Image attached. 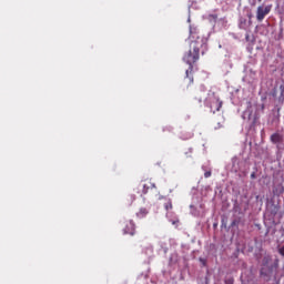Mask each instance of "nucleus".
<instances>
[{"mask_svg": "<svg viewBox=\"0 0 284 284\" xmlns=\"http://www.w3.org/2000/svg\"><path fill=\"white\" fill-rule=\"evenodd\" d=\"M196 39V40H194ZM190 50L183 57L184 63H187L189 69L185 71V79L189 80V85L194 83V63L199 61L201 57V48H203V40L191 33L190 38Z\"/></svg>", "mask_w": 284, "mask_h": 284, "instance_id": "nucleus-1", "label": "nucleus"}, {"mask_svg": "<svg viewBox=\"0 0 284 284\" xmlns=\"http://www.w3.org/2000/svg\"><path fill=\"white\" fill-rule=\"evenodd\" d=\"M270 12H272V6H260L257 7L256 10V20L261 23V21H263L265 19V17L267 14H270Z\"/></svg>", "mask_w": 284, "mask_h": 284, "instance_id": "nucleus-2", "label": "nucleus"}, {"mask_svg": "<svg viewBox=\"0 0 284 284\" xmlns=\"http://www.w3.org/2000/svg\"><path fill=\"white\" fill-rule=\"evenodd\" d=\"M221 108H223V102L219 98L213 97V99L210 102L211 112H213V114H216V112H219Z\"/></svg>", "mask_w": 284, "mask_h": 284, "instance_id": "nucleus-3", "label": "nucleus"}, {"mask_svg": "<svg viewBox=\"0 0 284 284\" xmlns=\"http://www.w3.org/2000/svg\"><path fill=\"white\" fill-rule=\"evenodd\" d=\"M135 232H136V225L134 224V222L133 221L126 222L123 229V233L130 234V236H134Z\"/></svg>", "mask_w": 284, "mask_h": 284, "instance_id": "nucleus-4", "label": "nucleus"}, {"mask_svg": "<svg viewBox=\"0 0 284 284\" xmlns=\"http://www.w3.org/2000/svg\"><path fill=\"white\" fill-rule=\"evenodd\" d=\"M142 194H148L150 190L156 189V184L152 183L151 181H146L142 184Z\"/></svg>", "mask_w": 284, "mask_h": 284, "instance_id": "nucleus-5", "label": "nucleus"}, {"mask_svg": "<svg viewBox=\"0 0 284 284\" xmlns=\"http://www.w3.org/2000/svg\"><path fill=\"white\" fill-rule=\"evenodd\" d=\"M148 214H150V211L145 207H142L136 213V216H138V219H145V216H148Z\"/></svg>", "mask_w": 284, "mask_h": 284, "instance_id": "nucleus-6", "label": "nucleus"}, {"mask_svg": "<svg viewBox=\"0 0 284 284\" xmlns=\"http://www.w3.org/2000/svg\"><path fill=\"white\" fill-rule=\"evenodd\" d=\"M271 141L273 143H278L281 141V135L278 133H274L273 135H271Z\"/></svg>", "mask_w": 284, "mask_h": 284, "instance_id": "nucleus-7", "label": "nucleus"}, {"mask_svg": "<svg viewBox=\"0 0 284 284\" xmlns=\"http://www.w3.org/2000/svg\"><path fill=\"white\" fill-rule=\"evenodd\" d=\"M164 209L166 212H170L172 210V200H168V202L164 204Z\"/></svg>", "mask_w": 284, "mask_h": 284, "instance_id": "nucleus-8", "label": "nucleus"}, {"mask_svg": "<svg viewBox=\"0 0 284 284\" xmlns=\"http://www.w3.org/2000/svg\"><path fill=\"white\" fill-rule=\"evenodd\" d=\"M221 128H223V124L217 122V124L214 126V130H221Z\"/></svg>", "mask_w": 284, "mask_h": 284, "instance_id": "nucleus-9", "label": "nucleus"}, {"mask_svg": "<svg viewBox=\"0 0 284 284\" xmlns=\"http://www.w3.org/2000/svg\"><path fill=\"white\" fill-rule=\"evenodd\" d=\"M210 176H212V172H211V171H206V172L204 173V178H205V179H210Z\"/></svg>", "mask_w": 284, "mask_h": 284, "instance_id": "nucleus-10", "label": "nucleus"}, {"mask_svg": "<svg viewBox=\"0 0 284 284\" xmlns=\"http://www.w3.org/2000/svg\"><path fill=\"white\" fill-rule=\"evenodd\" d=\"M278 254H281V256H284V245L278 248Z\"/></svg>", "mask_w": 284, "mask_h": 284, "instance_id": "nucleus-11", "label": "nucleus"}, {"mask_svg": "<svg viewBox=\"0 0 284 284\" xmlns=\"http://www.w3.org/2000/svg\"><path fill=\"white\" fill-rule=\"evenodd\" d=\"M240 28H243L245 30V20H244V22L241 21Z\"/></svg>", "mask_w": 284, "mask_h": 284, "instance_id": "nucleus-12", "label": "nucleus"}, {"mask_svg": "<svg viewBox=\"0 0 284 284\" xmlns=\"http://www.w3.org/2000/svg\"><path fill=\"white\" fill-rule=\"evenodd\" d=\"M225 284H234V281L233 280H226Z\"/></svg>", "mask_w": 284, "mask_h": 284, "instance_id": "nucleus-13", "label": "nucleus"}, {"mask_svg": "<svg viewBox=\"0 0 284 284\" xmlns=\"http://www.w3.org/2000/svg\"><path fill=\"white\" fill-rule=\"evenodd\" d=\"M210 17H211V19H219V16H216V14H211Z\"/></svg>", "mask_w": 284, "mask_h": 284, "instance_id": "nucleus-14", "label": "nucleus"}, {"mask_svg": "<svg viewBox=\"0 0 284 284\" xmlns=\"http://www.w3.org/2000/svg\"><path fill=\"white\" fill-rule=\"evenodd\" d=\"M274 267H278V260H275Z\"/></svg>", "mask_w": 284, "mask_h": 284, "instance_id": "nucleus-15", "label": "nucleus"}, {"mask_svg": "<svg viewBox=\"0 0 284 284\" xmlns=\"http://www.w3.org/2000/svg\"><path fill=\"white\" fill-rule=\"evenodd\" d=\"M251 179H256V173L253 172V173L251 174Z\"/></svg>", "mask_w": 284, "mask_h": 284, "instance_id": "nucleus-16", "label": "nucleus"}, {"mask_svg": "<svg viewBox=\"0 0 284 284\" xmlns=\"http://www.w3.org/2000/svg\"><path fill=\"white\" fill-rule=\"evenodd\" d=\"M232 225H236V222L233 221V222H232Z\"/></svg>", "mask_w": 284, "mask_h": 284, "instance_id": "nucleus-17", "label": "nucleus"}, {"mask_svg": "<svg viewBox=\"0 0 284 284\" xmlns=\"http://www.w3.org/2000/svg\"><path fill=\"white\" fill-rule=\"evenodd\" d=\"M248 19H252V14H248Z\"/></svg>", "mask_w": 284, "mask_h": 284, "instance_id": "nucleus-18", "label": "nucleus"}, {"mask_svg": "<svg viewBox=\"0 0 284 284\" xmlns=\"http://www.w3.org/2000/svg\"><path fill=\"white\" fill-rule=\"evenodd\" d=\"M258 1V3H261V1H263V0H257Z\"/></svg>", "mask_w": 284, "mask_h": 284, "instance_id": "nucleus-19", "label": "nucleus"}]
</instances>
